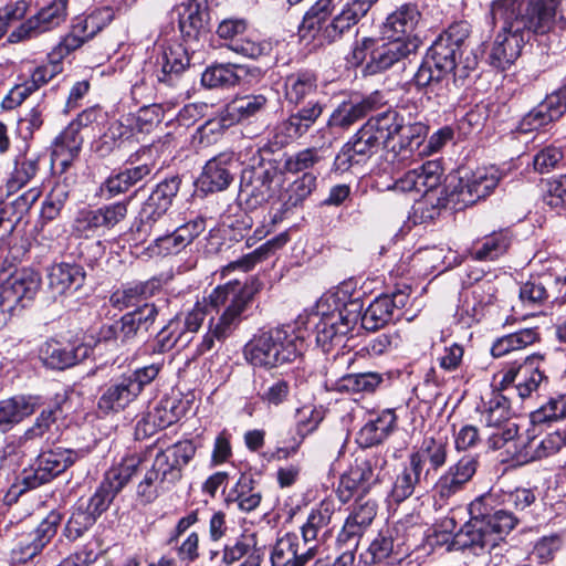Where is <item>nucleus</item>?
I'll list each match as a JSON object with an SVG mask.
<instances>
[{
  "mask_svg": "<svg viewBox=\"0 0 566 566\" xmlns=\"http://www.w3.org/2000/svg\"><path fill=\"white\" fill-rule=\"evenodd\" d=\"M261 286L256 279H251L244 284L238 280L229 281L213 289L202 302L196 303L187 313L180 327V333H186L182 345H188L191 342L189 334L197 333L206 317H210L207 332L196 344L193 358L214 349L218 343L222 344L234 333L243 319V313L260 292Z\"/></svg>",
  "mask_w": 566,
  "mask_h": 566,
  "instance_id": "1",
  "label": "nucleus"
},
{
  "mask_svg": "<svg viewBox=\"0 0 566 566\" xmlns=\"http://www.w3.org/2000/svg\"><path fill=\"white\" fill-rule=\"evenodd\" d=\"M494 497L483 494L469 505L470 520L451 535L448 528L454 527L453 518L443 522L444 531H434L431 544L446 546L450 551H470L474 555L488 553L499 559L510 549L509 534L517 526L520 520L507 509L493 510Z\"/></svg>",
  "mask_w": 566,
  "mask_h": 566,
  "instance_id": "2",
  "label": "nucleus"
},
{
  "mask_svg": "<svg viewBox=\"0 0 566 566\" xmlns=\"http://www.w3.org/2000/svg\"><path fill=\"white\" fill-rule=\"evenodd\" d=\"M305 339L291 325H281L255 335L244 347L247 360L271 369L294 361L305 350Z\"/></svg>",
  "mask_w": 566,
  "mask_h": 566,
  "instance_id": "3",
  "label": "nucleus"
},
{
  "mask_svg": "<svg viewBox=\"0 0 566 566\" xmlns=\"http://www.w3.org/2000/svg\"><path fill=\"white\" fill-rule=\"evenodd\" d=\"M195 453L196 446L190 440L179 441L159 451L137 485V496L145 503L155 501L161 492L169 490L181 479L182 469Z\"/></svg>",
  "mask_w": 566,
  "mask_h": 566,
  "instance_id": "4",
  "label": "nucleus"
},
{
  "mask_svg": "<svg viewBox=\"0 0 566 566\" xmlns=\"http://www.w3.org/2000/svg\"><path fill=\"white\" fill-rule=\"evenodd\" d=\"M507 15L510 27H515L528 41L531 35H546L559 23L557 8L546 0H493Z\"/></svg>",
  "mask_w": 566,
  "mask_h": 566,
  "instance_id": "5",
  "label": "nucleus"
},
{
  "mask_svg": "<svg viewBox=\"0 0 566 566\" xmlns=\"http://www.w3.org/2000/svg\"><path fill=\"white\" fill-rule=\"evenodd\" d=\"M419 48L417 38L397 36L390 41L376 43L373 39H365L361 48L354 51L355 59L364 60L365 51H369L367 70L370 73H379L388 70L394 64L415 54Z\"/></svg>",
  "mask_w": 566,
  "mask_h": 566,
  "instance_id": "6",
  "label": "nucleus"
},
{
  "mask_svg": "<svg viewBox=\"0 0 566 566\" xmlns=\"http://www.w3.org/2000/svg\"><path fill=\"white\" fill-rule=\"evenodd\" d=\"M387 467L382 454H371L357 458L355 464L340 476L337 495L342 503H347L356 492L367 493L369 489L381 481Z\"/></svg>",
  "mask_w": 566,
  "mask_h": 566,
  "instance_id": "7",
  "label": "nucleus"
},
{
  "mask_svg": "<svg viewBox=\"0 0 566 566\" xmlns=\"http://www.w3.org/2000/svg\"><path fill=\"white\" fill-rule=\"evenodd\" d=\"M491 14L494 22H501L489 53L490 64L499 70H506L520 57L524 45L528 40L515 29L510 27V20L501 9L492 1Z\"/></svg>",
  "mask_w": 566,
  "mask_h": 566,
  "instance_id": "8",
  "label": "nucleus"
},
{
  "mask_svg": "<svg viewBox=\"0 0 566 566\" xmlns=\"http://www.w3.org/2000/svg\"><path fill=\"white\" fill-rule=\"evenodd\" d=\"M283 182V174L269 164L245 168L241 175L240 192L247 203L255 208L275 198Z\"/></svg>",
  "mask_w": 566,
  "mask_h": 566,
  "instance_id": "9",
  "label": "nucleus"
},
{
  "mask_svg": "<svg viewBox=\"0 0 566 566\" xmlns=\"http://www.w3.org/2000/svg\"><path fill=\"white\" fill-rule=\"evenodd\" d=\"M501 175L497 168L480 167L471 174L459 178L449 193V201L468 207L490 196L497 187Z\"/></svg>",
  "mask_w": 566,
  "mask_h": 566,
  "instance_id": "10",
  "label": "nucleus"
},
{
  "mask_svg": "<svg viewBox=\"0 0 566 566\" xmlns=\"http://www.w3.org/2000/svg\"><path fill=\"white\" fill-rule=\"evenodd\" d=\"M69 0H52L31 15L8 36L10 43L35 39L61 27L67 18Z\"/></svg>",
  "mask_w": 566,
  "mask_h": 566,
  "instance_id": "11",
  "label": "nucleus"
},
{
  "mask_svg": "<svg viewBox=\"0 0 566 566\" xmlns=\"http://www.w3.org/2000/svg\"><path fill=\"white\" fill-rule=\"evenodd\" d=\"M61 522V513L51 511L34 530L21 534L11 549L12 562L24 564L41 554L56 535Z\"/></svg>",
  "mask_w": 566,
  "mask_h": 566,
  "instance_id": "12",
  "label": "nucleus"
},
{
  "mask_svg": "<svg viewBox=\"0 0 566 566\" xmlns=\"http://www.w3.org/2000/svg\"><path fill=\"white\" fill-rule=\"evenodd\" d=\"M545 358L541 354H533L524 358L522 363L510 365L503 373L499 382L500 389L505 390L511 384L518 379L514 389L521 399L531 397L541 382L546 379L543 365Z\"/></svg>",
  "mask_w": 566,
  "mask_h": 566,
  "instance_id": "13",
  "label": "nucleus"
},
{
  "mask_svg": "<svg viewBox=\"0 0 566 566\" xmlns=\"http://www.w3.org/2000/svg\"><path fill=\"white\" fill-rule=\"evenodd\" d=\"M74 462L71 450L56 448L41 452L33 467L24 469L20 480L27 489H35L64 472Z\"/></svg>",
  "mask_w": 566,
  "mask_h": 566,
  "instance_id": "14",
  "label": "nucleus"
},
{
  "mask_svg": "<svg viewBox=\"0 0 566 566\" xmlns=\"http://www.w3.org/2000/svg\"><path fill=\"white\" fill-rule=\"evenodd\" d=\"M385 146L366 125H363L352 138L343 145L334 160L336 171L345 172L355 165L366 164Z\"/></svg>",
  "mask_w": 566,
  "mask_h": 566,
  "instance_id": "15",
  "label": "nucleus"
},
{
  "mask_svg": "<svg viewBox=\"0 0 566 566\" xmlns=\"http://www.w3.org/2000/svg\"><path fill=\"white\" fill-rule=\"evenodd\" d=\"M443 49L430 46L422 63L413 75L412 83L418 90L439 88L443 82L457 70V61Z\"/></svg>",
  "mask_w": 566,
  "mask_h": 566,
  "instance_id": "16",
  "label": "nucleus"
},
{
  "mask_svg": "<svg viewBox=\"0 0 566 566\" xmlns=\"http://www.w3.org/2000/svg\"><path fill=\"white\" fill-rule=\"evenodd\" d=\"M179 188L180 178L177 176L167 178L157 185L147 200L143 203L138 231L147 233L148 229L146 227L150 228L168 212Z\"/></svg>",
  "mask_w": 566,
  "mask_h": 566,
  "instance_id": "17",
  "label": "nucleus"
},
{
  "mask_svg": "<svg viewBox=\"0 0 566 566\" xmlns=\"http://www.w3.org/2000/svg\"><path fill=\"white\" fill-rule=\"evenodd\" d=\"M268 104V98L262 95H245L233 99L227 105L218 118L207 122L203 130L209 129L214 132L217 129L228 128L241 120L250 119L262 113Z\"/></svg>",
  "mask_w": 566,
  "mask_h": 566,
  "instance_id": "18",
  "label": "nucleus"
},
{
  "mask_svg": "<svg viewBox=\"0 0 566 566\" xmlns=\"http://www.w3.org/2000/svg\"><path fill=\"white\" fill-rule=\"evenodd\" d=\"M448 453L449 438L446 433L438 431L427 434L408 459L424 472V478H428L431 471L437 472L447 463Z\"/></svg>",
  "mask_w": 566,
  "mask_h": 566,
  "instance_id": "19",
  "label": "nucleus"
},
{
  "mask_svg": "<svg viewBox=\"0 0 566 566\" xmlns=\"http://www.w3.org/2000/svg\"><path fill=\"white\" fill-rule=\"evenodd\" d=\"M478 468V455H463L438 479L434 485L436 494L441 500H449L464 489L476 473Z\"/></svg>",
  "mask_w": 566,
  "mask_h": 566,
  "instance_id": "20",
  "label": "nucleus"
},
{
  "mask_svg": "<svg viewBox=\"0 0 566 566\" xmlns=\"http://www.w3.org/2000/svg\"><path fill=\"white\" fill-rule=\"evenodd\" d=\"M443 168L437 160H429L408 170L395 181L394 189L401 192L428 193L441 185Z\"/></svg>",
  "mask_w": 566,
  "mask_h": 566,
  "instance_id": "21",
  "label": "nucleus"
},
{
  "mask_svg": "<svg viewBox=\"0 0 566 566\" xmlns=\"http://www.w3.org/2000/svg\"><path fill=\"white\" fill-rule=\"evenodd\" d=\"M41 286V276L31 269L15 271L2 290V298L9 305L25 307L36 295Z\"/></svg>",
  "mask_w": 566,
  "mask_h": 566,
  "instance_id": "22",
  "label": "nucleus"
},
{
  "mask_svg": "<svg viewBox=\"0 0 566 566\" xmlns=\"http://www.w3.org/2000/svg\"><path fill=\"white\" fill-rule=\"evenodd\" d=\"M358 322V314L350 313L346 308L329 313L316 324V342L327 352L329 346L340 343L343 337L350 333Z\"/></svg>",
  "mask_w": 566,
  "mask_h": 566,
  "instance_id": "23",
  "label": "nucleus"
},
{
  "mask_svg": "<svg viewBox=\"0 0 566 566\" xmlns=\"http://www.w3.org/2000/svg\"><path fill=\"white\" fill-rule=\"evenodd\" d=\"M395 531L387 527L381 530L371 541L361 558L366 565H374L381 562L388 564L399 563L408 553L400 538L394 537Z\"/></svg>",
  "mask_w": 566,
  "mask_h": 566,
  "instance_id": "24",
  "label": "nucleus"
},
{
  "mask_svg": "<svg viewBox=\"0 0 566 566\" xmlns=\"http://www.w3.org/2000/svg\"><path fill=\"white\" fill-rule=\"evenodd\" d=\"M377 514V504L374 500H364L359 497L355 506L346 518L345 524L338 535V542L348 544L352 548H357L358 543L365 531L369 527Z\"/></svg>",
  "mask_w": 566,
  "mask_h": 566,
  "instance_id": "25",
  "label": "nucleus"
},
{
  "mask_svg": "<svg viewBox=\"0 0 566 566\" xmlns=\"http://www.w3.org/2000/svg\"><path fill=\"white\" fill-rule=\"evenodd\" d=\"M378 0H347L338 14L326 24L323 39L334 42L349 32Z\"/></svg>",
  "mask_w": 566,
  "mask_h": 566,
  "instance_id": "26",
  "label": "nucleus"
},
{
  "mask_svg": "<svg viewBox=\"0 0 566 566\" xmlns=\"http://www.w3.org/2000/svg\"><path fill=\"white\" fill-rule=\"evenodd\" d=\"M14 193H9L4 188L0 189V220L4 223V233L13 232L18 222L39 200L41 190L39 188H30L18 197H14Z\"/></svg>",
  "mask_w": 566,
  "mask_h": 566,
  "instance_id": "27",
  "label": "nucleus"
},
{
  "mask_svg": "<svg viewBox=\"0 0 566 566\" xmlns=\"http://www.w3.org/2000/svg\"><path fill=\"white\" fill-rule=\"evenodd\" d=\"M535 429L534 427L527 430L526 441L522 443L516 453L517 461L527 463L547 458L557 453L566 444V436L564 433L555 431L538 439Z\"/></svg>",
  "mask_w": 566,
  "mask_h": 566,
  "instance_id": "28",
  "label": "nucleus"
},
{
  "mask_svg": "<svg viewBox=\"0 0 566 566\" xmlns=\"http://www.w3.org/2000/svg\"><path fill=\"white\" fill-rule=\"evenodd\" d=\"M178 24L186 40H197L206 32L209 13L205 0H188L175 8Z\"/></svg>",
  "mask_w": 566,
  "mask_h": 566,
  "instance_id": "29",
  "label": "nucleus"
},
{
  "mask_svg": "<svg viewBox=\"0 0 566 566\" xmlns=\"http://www.w3.org/2000/svg\"><path fill=\"white\" fill-rule=\"evenodd\" d=\"M382 103V96L375 92L358 103L344 102L329 116L327 128L348 129L357 120L375 111Z\"/></svg>",
  "mask_w": 566,
  "mask_h": 566,
  "instance_id": "30",
  "label": "nucleus"
},
{
  "mask_svg": "<svg viewBox=\"0 0 566 566\" xmlns=\"http://www.w3.org/2000/svg\"><path fill=\"white\" fill-rule=\"evenodd\" d=\"M233 165L232 156L227 154H220L210 159L199 177L200 189L205 192H217L227 189L233 180Z\"/></svg>",
  "mask_w": 566,
  "mask_h": 566,
  "instance_id": "31",
  "label": "nucleus"
},
{
  "mask_svg": "<svg viewBox=\"0 0 566 566\" xmlns=\"http://www.w3.org/2000/svg\"><path fill=\"white\" fill-rule=\"evenodd\" d=\"M157 78L159 82L172 85L189 65V56L181 44L163 45L156 59Z\"/></svg>",
  "mask_w": 566,
  "mask_h": 566,
  "instance_id": "32",
  "label": "nucleus"
},
{
  "mask_svg": "<svg viewBox=\"0 0 566 566\" xmlns=\"http://www.w3.org/2000/svg\"><path fill=\"white\" fill-rule=\"evenodd\" d=\"M161 290V281L153 277L147 281L135 282L123 289L116 290L109 297V303L117 310L140 306L139 304L147 301Z\"/></svg>",
  "mask_w": 566,
  "mask_h": 566,
  "instance_id": "33",
  "label": "nucleus"
},
{
  "mask_svg": "<svg viewBox=\"0 0 566 566\" xmlns=\"http://www.w3.org/2000/svg\"><path fill=\"white\" fill-rule=\"evenodd\" d=\"M247 30V23L241 19H226L223 20L217 30L218 35L221 39L230 40L229 48L251 59H255L263 53L261 44L242 38Z\"/></svg>",
  "mask_w": 566,
  "mask_h": 566,
  "instance_id": "34",
  "label": "nucleus"
},
{
  "mask_svg": "<svg viewBox=\"0 0 566 566\" xmlns=\"http://www.w3.org/2000/svg\"><path fill=\"white\" fill-rule=\"evenodd\" d=\"M138 397L136 387L132 386L126 376L111 382L98 399L97 407L104 413L119 412Z\"/></svg>",
  "mask_w": 566,
  "mask_h": 566,
  "instance_id": "35",
  "label": "nucleus"
},
{
  "mask_svg": "<svg viewBox=\"0 0 566 566\" xmlns=\"http://www.w3.org/2000/svg\"><path fill=\"white\" fill-rule=\"evenodd\" d=\"M38 401L33 397L18 396L0 401V432L6 433L24 418L35 412Z\"/></svg>",
  "mask_w": 566,
  "mask_h": 566,
  "instance_id": "36",
  "label": "nucleus"
},
{
  "mask_svg": "<svg viewBox=\"0 0 566 566\" xmlns=\"http://www.w3.org/2000/svg\"><path fill=\"white\" fill-rule=\"evenodd\" d=\"M397 417L391 409L382 410L359 430L357 441L364 448L381 443L395 429Z\"/></svg>",
  "mask_w": 566,
  "mask_h": 566,
  "instance_id": "37",
  "label": "nucleus"
},
{
  "mask_svg": "<svg viewBox=\"0 0 566 566\" xmlns=\"http://www.w3.org/2000/svg\"><path fill=\"white\" fill-rule=\"evenodd\" d=\"M249 74L248 69L240 64H214L206 69L201 83L209 87H231L239 84Z\"/></svg>",
  "mask_w": 566,
  "mask_h": 566,
  "instance_id": "38",
  "label": "nucleus"
},
{
  "mask_svg": "<svg viewBox=\"0 0 566 566\" xmlns=\"http://www.w3.org/2000/svg\"><path fill=\"white\" fill-rule=\"evenodd\" d=\"M322 419L318 411L311 410L306 419L300 420L294 429H291L285 437L281 438L280 443L282 446L276 450L277 455L280 458H289L295 454L304 439L316 430Z\"/></svg>",
  "mask_w": 566,
  "mask_h": 566,
  "instance_id": "39",
  "label": "nucleus"
},
{
  "mask_svg": "<svg viewBox=\"0 0 566 566\" xmlns=\"http://www.w3.org/2000/svg\"><path fill=\"white\" fill-rule=\"evenodd\" d=\"M49 286L57 294L69 290H77L85 280V272L78 264L59 263L53 264L48 273Z\"/></svg>",
  "mask_w": 566,
  "mask_h": 566,
  "instance_id": "40",
  "label": "nucleus"
},
{
  "mask_svg": "<svg viewBox=\"0 0 566 566\" xmlns=\"http://www.w3.org/2000/svg\"><path fill=\"white\" fill-rule=\"evenodd\" d=\"M317 77L307 71L292 73L284 81L285 99L295 106L306 98H313L317 94Z\"/></svg>",
  "mask_w": 566,
  "mask_h": 566,
  "instance_id": "41",
  "label": "nucleus"
},
{
  "mask_svg": "<svg viewBox=\"0 0 566 566\" xmlns=\"http://www.w3.org/2000/svg\"><path fill=\"white\" fill-rule=\"evenodd\" d=\"M426 480L424 472L408 459V464H406L395 478L389 493L390 500L395 503L403 502L409 499L416 490L421 486L422 481Z\"/></svg>",
  "mask_w": 566,
  "mask_h": 566,
  "instance_id": "42",
  "label": "nucleus"
},
{
  "mask_svg": "<svg viewBox=\"0 0 566 566\" xmlns=\"http://www.w3.org/2000/svg\"><path fill=\"white\" fill-rule=\"evenodd\" d=\"M335 510L333 500H324L316 507L312 509L305 524L301 528L305 545L317 541L321 532H328L327 527Z\"/></svg>",
  "mask_w": 566,
  "mask_h": 566,
  "instance_id": "43",
  "label": "nucleus"
},
{
  "mask_svg": "<svg viewBox=\"0 0 566 566\" xmlns=\"http://www.w3.org/2000/svg\"><path fill=\"white\" fill-rule=\"evenodd\" d=\"M405 118L397 111L387 109L371 116L364 125L385 145L403 128Z\"/></svg>",
  "mask_w": 566,
  "mask_h": 566,
  "instance_id": "44",
  "label": "nucleus"
},
{
  "mask_svg": "<svg viewBox=\"0 0 566 566\" xmlns=\"http://www.w3.org/2000/svg\"><path fill=\"white\" fill-rule=\"evenodd\" d=\"M382 381L378 373L346 374L331 384V388L342 394L373 392Z\"/></svg>",
  "mask_w": 566,
  "mask_h": 566,
  "instance_id": "45",
  "label": "nucleus"
},
{
  "mask_svg": "<svg viewBox=\"0 0 566 566\" xmlns=\"http://www.w3.org/2000/svg\"><path fill=\"white\" fill-rule=\"evenodd\" d=\"M424 130V126L419 123L408 125L403 123V128L396 135L399 137L398 144L391 146L394 158L399 161L409 160L422 145Z\"/></svg>",
  "mask_w": 566,
  "mask_h": 566,
  "instance_id": "46",
  "label": "nucleus"
},
{
  "mask_svg": "<svg viewBox=\"0 0 566 566\" xmlns=\"http://www.w3.org/2000/svg\"><path fill=\"white\" fill-rule=\"evenodd\" d=\"M563 283L566 286V277L552 280V277H537L525 282L520 289V300L525 306L543 305L551 296L552 284Z\"/></svg>",
  "mask_w": 566,
  "mask_h": 566,
  "instance_id": "47",
  "label": "nucleus"
},
{
  "mask_svg": "<svg viewBox=\"0 0 566 566\" xmlns=\"http://www.w3.org/2000/svg\"><path fill=\"white\" fill-rule=\"evenodd\" d=\"M287 242V238L285 235H279L273 238L259 248H256L253 252L243 255L241 259L229 263L222 270V275H227L232 270H241L242 272L250 271L256 263L268 259L271 254H273L277 249L282 248Z\"/></svg>",
  "mask_w": 566,
  "mask_h": 566,
  "instance_id": "48",
  "label": "nucleus"
},
{
  "mask_svg": "<svg viewBox=\"0 0 566 566\" xmlns=\"http://www.w3.org/2000/svg\"><path fill=\"white\" fill-rule=\"evenodd\" d=\"M316 176L313 172H304L302 177L289 185V187L279 195V201L285 211L301 206L304 200L316 188Z\"/></svg>",
  "mask_w": 566,
  "mask_h": 566,
  "instance_id": "49",
  "label": "nucleus"
},
{
  "mask_svg": "<svg viewBox=\"0 0 566 566\" xmlns=\"http://www.w3.org/2000/svg\"><path fill=\"white\" fill-rule=\"evenodd\" d=\"M39 171V157L38 156H21L14 160L13 169L10 172L4 190L17 192L29 184Z\"/></svg>",
  "mask_w": 566,
  "mask_h": 566,
  "instance_id": "50",
  "label": "nucleus"
},
{
  "mask_svg": "<svg viewBox=\"0 0 566 566\" xmlns=\"http://www.w3.org/2000/svg\"><path fill=\"white\" fill-rule=\"evenodd\" d=\"M470 34V25L465 21L452 23L439 38L432 43L437 49L447 51V55L457 61L461 48Z\"/></svg>",
  "mask_w": 566,
  "mask_h": 566,
  "instance_id": "51",
  "label": "nucleus"
},
{
  "mask_svg": "<svg viewBox=\"0 0 566 566\" xmlns=\"http://www.w3.org/2000/svg\"><path fill=\"white\" fill-rule=\"evenodd\" d=\"M43 364L52 369H65L75 365L77 358L73 348L56 340L45 342L40 349Z\"/></svg>",
  "mask_w": 566,
  "mask_h": 566,
  "instance_id": "52",
  "label": "nucleus"
},
{
  "mask_svg": "<svg viewBox=\"0 0 566 566\" xmlns=\"http://www.w3.org/2000/svg\"><path fill=\"white\" fill-rule=\"evenodd\" d=\"M471 293L474 300L473 310L476 314L500 301L499 282L492 275L475 279Z\"/></svg>",
  "mask_w": 566,
  "mask_h": 566,
  "instance_id": "53",
  "label": "nucleus"
},
{
  "mask_svg": "<svg viewBox=\"0 0 566 566\" xmlns=\"http://www.w3.org/2000/svg\"><path fill=\"white\" fill-rule=\"evenodd\" d=\"M420 12L415 4H405L392 12L386 20V32L391 31L392 35L408 34L413 31L419 22Z\"/></svg>",
  "mask_w": 566,
  "mask_h": 566,
  "instance_id": "54",
  "label": "nucleus"
},
{
  "mask_svg": "<svg viewBox=\"0 0 566 566\" xmlns=\"http://www.w3.org/2000/svg\"><path fill=\"white\" fill-rule=\"evenodd\" d=\"M230 496L243 512L255 510L262 500L261 492L254 488L253 479L245 474L240 476L233 490L230 492Z\"/></svg>",
  "mask_w": 566,
  "mask_h": 566,
  "instance_id": "55",
  "label": "nucleus"
},
{
  "mask_svg": "<svg viewBox=\"0 0 566 566\" xmlns=\"http://www.w3.org/2000/svg\"><path fill=\"white\" fill-rule=\"evenodd\" d=\"M140 463L142 460L138 455H126L106 472L104 480L119 493L135 474Z\"/></svg>",
  "mask_w": 566,
  "mask_h": 566,
  "instance_id": "56",
  "label": "nucleus"
},
{
  "mask_svg": "<svg viewBox=\"0 0 566 566\" xmlns=\"http://www.w3.org/2000/svg\"><path fill=\"white\" fill-rule=\"evenodd\" d=\"M333 8V0H317L306 12L300 30L307 32L312 38H315L318 33L323 35L326 27L324 23L332 13Z\"/></svg>",
  "mask_w": 566,
  "mask_h": 566,
  "instance_id": "57",
  "label": "nucleus"
},
{
  "mask_svg": "<svg viewBox=\"0 0 566 566\" xmlns=\"http://www.w3.org/2000/svg\"><path fill=\"white\" fill-rule=\"evenodd\" d=\"M394 318L388 297H377L364 312L361 326L367 331H377Z\"/></svg>",
  "mask_w": 566,
  "mask_h": 566,
  "instance_id": "58",
  "label": "nucleus"
},
{
  "mask_svg": "<svg viewBox=\"0 0 566 566\" xmlns=\"http://www.w3.org/2000/svg\"><path fill=\"white\" fill-rule=\"evenodd\" d=\"M510 245V238L504 232H495L485 237L480 245L475 247L472 255L479 261H492L506 252Z\"/></svg>",
  "mask_w": 566,
  "mask_h": 566,
  "instance_id": "59",
  "label": "nucleus"
},
{
  "mask_svg": "<svg viewBox=\"0 0 566 566\" xmlns=\"http://www.w3.org/2000/svg\"><path fill=\"white\" fill-rule=\"evenodd\" d=\"M96 520L92 514L84 510V503H78L72 511L64 528L63 535L69 541H76L82 537L94 524Z\"/></svg>",
  "mask_w": 566,
  "mask_h": 566,
  "instance_id": "60",
  "label": "nucleus"
},
{
  "mask_svg": "<svg viewBox=\"0 0 566 566\" xmlns=\"http://www.w3.org/2000/svg\"><path fill=\"white\" fill-rule=\"evenodd\" d=\"M298 537L295 534L286 533L280 537L271 552L272 566H296V547Z\"/></svg>",
  "mask_w": 566,
  "mask_h": 566,
  "instance_id": "61",
  "label": "nucleus"
},
{
  "mask_svg": "<svg viewBox=\"0 0 566 566\" xmlns=\"http://www.w3.org/2000/svg\"><path fill=\"white\" fill-rule=\"evenodd\" d=\"M509 415V399L500 392L493 395L488 403V407L483 411V418L489 428L503 427L505 423H510L507 421Z\"/></svg>",
  "mask_w": 566,
  "mask_h": 566,
  "instance_id": "62",
  "label": "nucleus"
},
{
  "mask_svg": "<svg viewBox=\"0 0 566 566\" xmlns=\"http://www.w3.org/2000/svg\"><path fill=\"white\" fill-rule=\"evenodd\" d=\"M111 20L108 10L94 11L87 17L78 18L72 28L83 35L86 42L94 38Z\"/></svg>",
  "mask_w": 566,
  "mask_h": 566,
  "instance_id": "63",
  "label": "nucleus"
},
{
  "mask_svg": "<svg viewBox=\"0 0 566 566\" xmlns=\"http://www.w3.org/2000/svg\"><path fill=\"white\" fill-rule=\"evenodd\" d=\"M566 418V394L551 398L545 405L532 412L531 420L535 426L547 421H556Z\"/></svg>",
  "mask_w": 566,
  "mask_h": 566,
  "instance_id": "64",
  "label": "nucleus"
}]
</instances>
